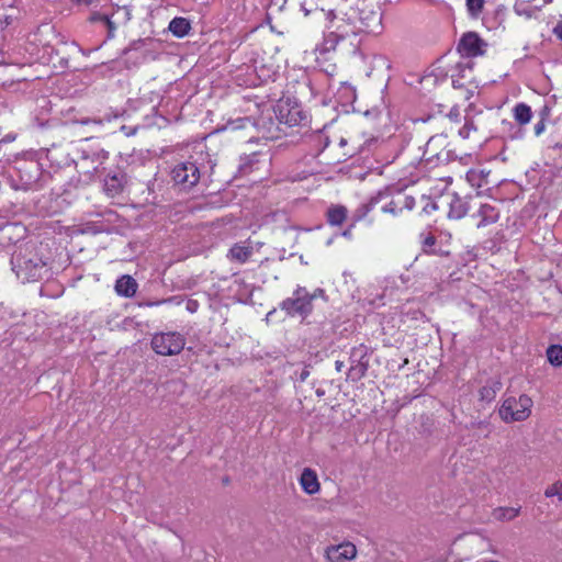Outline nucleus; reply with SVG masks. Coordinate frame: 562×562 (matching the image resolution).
Segmentation results:
<instances>
[{
	"instance_id": "29",
	"label": "nucleus",
	"mask_w": 562,
	"mask_h": 562,
	"mask_svg": "<svg viewBox=\"0 0 562 562\" xmlns=\"http://www.w3.org/2000/svg\"><path fill=\"white\" fill-rule=\"evenodd\" d=\"M553 34L562 41V15L553 27Z\"/></svg>"
},
{
	"instance_id": "11",
	"label": "nucleus",
	"mask_w": 562,
	"mask_h": 562,
	"mask_svg": "<svg viewBox=\"0 0 562 562\" xmlns=\"http://www.w3.org/2000/svg\"><path fill=\"white\" fill-rule=\"evenodd\" d=\"M137 283L131 276H122L115 283V291L119 295L131 297L136 293Z\"/></svg>"
},
{
	"instance_id": "23",
	"label": "nucleus",
	"mask_w": 562,
	"mask_h": 562,
	"mask_svg": "<svg viewBox=\"0 0 562 562\" xmlns=\"http://www.w3.org/2000/svg\"><path fill=\"white\" fill-rule=\"evenodd\" d=\"M279 112H280V120L289 125H296L301 120L300 110H297V109H293L292 111H289L288 115H284L282 106L280 105Z\"/></svg>"
},
{
	"instance_id": "22",
	"label": "nucleus",
	"mask_w": 562,
	"mask_h": 562,
	"mask_svg": "<svg viewBox=\"0 0 562 562\" xmlns=\"http://www.w3.org/2000/svg\"><path fill=\"white\" fill-rule=\"evenodd\" d=\"M547 357L549 362L552 366H561L562 364V347L561 346H550L547 350Z\"/></svg>"
},
{
	"instance_id": "20",
	"label": "nucleus",
	"mask_w": 562,
	"mask_h": 562,
	"mask_svg": "<svg viewBox=\"0 0 562 562\" xmlns=\"http://www.w3.org/2000/svg\"><path fill=\"white\" fill-rule=\"evenodd\" d=\"M113 16L114 14L109 18L108 15L97 13L92 15L91 20L93 22H100L103 26H105L108 29V37L111 38L114 36L116 31V23L113 21Z\"/></svg>"
},
{
	"instance_id": "18",
	"label": "nucleus",
	"mask_w": 562,
	"mask_h": 562,
	"mask_svg": "<svg viewBox=\"0 0 562 562\" xmlns=\"http://www.w3.org/2000/svg\"><path fill=\"white\" fill-rule=\"evenodd\" d=\"M514 117L520 124L525 125L531 120V109L526 103H518L514 108Z\"/></svg>"
},
{
	"instance_id": "28",
	"label": "nucleus",
	"mask_w": 562,
	"mask_h": 562,
	"mask_svg": "<svg viewBox=\"0 0 562 562\" xmlns=\"http://www.w3.org/2000/svg\"><path fill=\"white\" fill-rule=\"evenodd\" d=\"M398 204H400L398 201L392 200L390 203L384 205L382 207V210L385 213H392V214L396 215L398 213V211H401V207H398Z\"/></svg>"
},
{
	"instance_id": "14",
	"label": "nucleus",
	"mask_w": 562,
	"mask_h": 562,
	"mask_svg": "<svg viewBox=\"0 0 562 562\" xmlns=\"http://www.w3.org/2000/svg\"><path fill=\"white\" fill-rule=\"evenodd\" d=\"M329 29H331L329 36L335 37L336 41L345 40L349 35L356 34L353 27H351L350 24L346 23L342 19L337 21V23H334L333 21Z\"/></svg>"
},
{
	"instance_id": "30",
	"label": "nucleus",
	"mask_w": 562,
	"mask_h": 562,
	"mask_svg": "<svg viewBox=\"0 0 562 562\" xmlns=\"http://www.w3.org/2000/svg\"><path fill=\"white\" fill-rule=\"evenodd\" d=\"M544 122L543 121H539L536 125H535V134L537 136L541 135L544 131Z\"/></svg>"
},
{
	"instance_id": "9",
	"label": "nucleus",
	"mask_w": 562,
	"mask_h": 562,
	"mask_svg": "<svg viewBox=\"0 0 562 562\" xmlns=\"http://www.w3.org/2000/svg\"><path fill=\"white\" fill-rule=\"evenodd\" d=\"M299 482L302 490L308 495H314L318 493L321 490V484L317 474L314 470L310 468H305L302 471Z\"/></svg>"
},
{
	"instance_id": "1",
	"label": "nucleus",
	"mask_w": 562,
	"mask_h": 562,
	"mask_svg": "<svg viewBox=\"0 0 562 562\" xmlns=\"http://www.w3.org/2000/svg\"><path fill=\"white\" fill-rule=\"evenodd\" d=\"M532 406V398L526 394L509 396L503 401L498 414L505 423L524 422L530 416Z\"/></svg>"
},
{
	"instance_id": "24",
	"label": "nucleus",
	"mask_w": 562,
	"mask_h": 562,
	"mask_svg": "<svg viewBox=\"0 0 562 562\" xmlns=\"http://www.w3.org/2000/svg\"><path fill=\"white\" fill-rule=\"evenodd\" d=\"M476 131H477V126L474 123L473 119L465 117L464 125L459 130V135L462 138L467 139V138H470L472 132H476Z\"/></svg>"
},
{
	"instance_id": "13",
	"label": "nucleus",
	"mask_w": 562,
	"mask_h": 562,
	"mask_svg": "<svg viewBox=\"0 0 562 562\" xmlns=\"http://www.w3.org/2000/svg\"><path fill=\"white\" fill-rule=\"evenodd\" d=\"M468 213V205L457 194L450 195L448 216L453 220H460Z\"/></svg>"
},
{
	"instance_id": "10",
	"label": "nucleus",
	"mask_w": 562,
	"mask_h": 562,
	"mask_svg": "<svg viewBox=\"0 0 562 562\" xmlns=\"http://www.w3.org/2000/svg\"><path fill=\"white\" fill-rule=\"evenodd\" d=\"M473 216L480 217L476 227L481 228L495 223L499 217V213L493 205L482 204Z\"/></svg>"
},
{
	"instance_id": "15",
	"label": "nucleus",
	"mask_w": 562,
	"mask_h": 562,
	"mask_svg": "<svg viewBox=\"0 0 562 562\" xmlns=\"http://www.w3.org/2000/svg\"><path fill=\"white\" fill-rule=\"evenodd\" d=\"M502 390V382L497 379L488 381L480 390V398L485 402H491L495 398L496 394Z\"/></svg>"
},
{
	"instance_id": "27",
	"label": "nucleus",
	"mask_w": 562,
	"mask_h": 562,
	"mask_svg": "<svg viewBox=\"0 0 562 562\" xmlns=\"http://www.w3.org/2000/svg\"><path fill=\"white\" fill-rule=\"evenodd\" d=\"M544 495L547 497H558L559 502L562 503V483L557 482L547 487Z\"/></svg>"
},
{
	"instance_id": "21",
	"label": "nucleus",
	"mask_w": 562,
	"mask_h": 562,
	"mask_svg": "<svg viewBox=\"0 0 562 562\" xmlns=\"http://www.w3.org/2000/svg\"><path fill=\"white\" fill-rule=\"evenodd\" d=\"M105 191L109 195L114 196L122 190V181L119 177H108L104 183Z\"/></svg>"
},
{
	"instance_id": "2",
	"label": "nucleus",
	"mask_w": 562,
	"mask_h": 562,
	"mask_svg": "<svg viewBox=\"0 0 562 562\" xmlns=\"http://www.w3.org/2000/svg\"><path fill=\"white\" fill-rule=\"evenodd\" d=\"M151 349L160 356L179 355L186 346V337L178 331L156 333L150 341Z\"/></svg>"
},
{
	"instance_id": "3",
	"label": "nucleus",
	"mask_w": 562,
	"mask_h": 562,
	"mask_svg": "<svg viewBox=\"0 0 562 562\" xmlns=\"http://www.w3.org/2000/svg\"><path fill=\"white\" fill-rule=\"evenodd\" d=\"M33 247H26L24 249V254L22 249L12 257L13 269L16 272L18 277H22L24 279H36L41 277L40 271L46 265L42 258H33L27 257V254H32Z\"/></svg>"
},
{
	"instance_id": "32",
	"label": "nucleus",
	"mask_w": 562,
	"mask_h": 562,
	"mask_svg": "<svg viewBox=\"0 0 562 562\" xmlns=\"http://www.w3.org/2000/svg\"><path fill=\"white\" fill-rule=\"evenodd\" d=\"M169 300H162V301H159V302H156V303H149V305H158V304H161V303H166Z\"/></svg>"
},
{
	"instance_id": "8",
	"label": "nucleus",
	"mask_w": 562,
	"mask_h": 562,
	"mask_svg": "<svg viewBox=\"0 0 562 562\" xmlns=\"http://www.w3.org/2000/svg\"><path fill=\"white\" fill-rule=\"evenodd\" d=\"M356 555L357 548L351 542L331 546L326 550V558L329 562H346L353 560Z\"/></svg>"
},
{
	"instance_id": "33",
	"label": "nucleus",
	"mask_w": 562,
	"mask_h": 562,
	"mask_svg": "<svg viewBox=\"0 0 562 562\" xmlns=\"http://www.w3.org/2000/svg\"><path fill=\"white\" fill-rule=\"evenodd\" d=\"M188 310H189L190 312H194V311H195V307H194L191 303H189V304H188Z\"/></svg>"
},
{
	"instance_id": "7",
	"label": "nucleus",
	"mask_w": 562,
	"mask_h": 562,
	"mask_svg": "<svg viewBox=\"0 0 562 562\" xmlns=\"http://www.w3.org/2000/svg\"><path fill=\"white\" fill-rule=\"evenodd\" d=\"M262 245L263 244L260 241H252L250 239L244 243H237L229 249L227 258L231 261L245 263L255 251H258L262 247Z\"/></svg>"
},
{
	"instance_id": "6",
	"label": "nucleus",
	"mask_w": 562,
	"mask_h": 562,
	"mask_svg": "<svg viewBox=\"0 0 562 562\" xmlns=\"http://www.w3.org/2000/svg\"><path fill=\"white\" fill-rule=\"evenodd\" d=\"M487 44L475 32L462 35L458 44V50L465 57H476L485 53Z\"/></svg>"
},
{
	"instance_id": "34",
	"label": "nucleus",
	"mask_w": 562,
	"mask_h": 562,
	"mask_svg": "<svg viewBox=\"0 0 562 562\" xmlns=\"http://www.w3.org/2000/svg\"><path fill=\"white\" fill-rule=\"evenodd\" d=\"M80 2H83L86 4H90L92 3L94 0H79Z\"/></svg>"
},
{
	"instance_id": "26",
	"label": "nucleus",
	"mask_w": 562,
	"mask_h": 562,
	"mask_svg": "<svg viewBox=\"0 0 562 562\" xmlns=\"http://www.w3.org/2000/svg\"><path fill=\"white\" fill-rule=\"evenodd\" d=\"M484 7V0H467V9L472 16H477Z\"/></svg>"
},
{
	"instance_id": "25",
	"label": "nucleus",
	"mask_w": 562,
	"mask_h": 562,
	"mask_svg": "<svg viewBox=\"0 0 562 562\" xmlns=\"http://www.w3.org/2000/svg\"><path fill=\"white\" fill-rule=\"evenodd\" d=\"M440 138L439 137H431L427 144H426V150H425V154H429V157L427 158V160H430L432 159L434 157H436L438 160H441V154H434L437 145L440 143Z\"/></svg>"
},
{
	"instance_id": "5",
	"label": "nucleus",
	"mask_w": 562,
	"mask_h": 562,
	"mask_svg": "<svg viewBox=\"0 0 562 562\" xmlns=\"http://www.w3.org/2000/svg\"><path fill=\"white\" fill-rule=\"evenodd\" d=\"M173 182L184 189L195 186L200 179V170L192 161L176 165L171 171Z\"/></svg>"
},
{
	"instance_id": "35",
	"label": "nucleus",
	"mask_w": 562,
	"mask_h": 562,
	"mask_svg": "<svg viewBox=\"0 0 562 562\" xmlns=\"http://www.w3.org/2000/svg\"><path fill=\"white\" fill-rule=\"evenodd\" d=\"M553 0H544L546 3H551Z\"/></svg>"
},
{
	"instance_id": "17",
	"label": "nucleus",
	"mask_w": 562,
	"mask_h": 562,
	"mask_svg": "<svg viewBox=\"0 0 562 562\" xmlns=\"http://www.w3.org/2000/svg\"><path fill=\"white\" fill-rule=\"evenodd\" d=\"M190 29V23L184 18H175L169 23V31L177 37L186 36Z\"/></svg>"
},
{
	"instance_id": "19",
	"label": "nucleus",
	"mask_w": 562,
	"mask_h": 562,
	"mask_svg": "<svg viewBox=\"0 0 562 562\" xmlns=\"http://www.w3.org/2000/svg\"><path fill=\"white\" fill-rule=\"evenodd\" d=\"M327 216L329 224L340 225L347 216V210L341 205L334 206L328 210Z\"/></svg>"
},
{
	"instance_id": "16",
	"label": "nucleus",
	"mask_w": 562,
	"mask_h": 562,
	"mask_svg": "<svg viewBox=\"0 0 562 562\" xmlns=\"http://www.w3.org/2000/svg\"><path fill=\"white\" fill-rule=\"evenodd\" d=\"M520 513V508L515 507H497L493 509L492 517L497 521L514 520Z\"/></svg>"
},
{
	"instance_id": "12",
	"label": "nucleus",
	"mask_w": 562,
	"mask_h": 562,
	"mask_svg": "<svg viewBox=\"0 0 562 562\" xmlns=\"http://www.w3.org/2000/svg\"><path fill=\"white\" fill-rule=\"evenodd\" d=\"M490 171L484 169H471L467 172V180L471 187L482 189L488 186Z\"/></svg>"
},
{
	"instance_id": "4",
	"label": "nucleus",
	"mask_w": 562,
	"mask_h": 562,
	"mask_svg": "<svg viewBox=\"0 0 562 562\" xmlns=\"http://www.w3.org/2000/svg\"><path fill=\"white\" fill-rule=\"evenodd\" d=\"M315 295H311L305 288L299 286L292 297L281 303V310L285 311L290 316H307L312 312V301Z\"/></svg>"
},
{
	"instance_id": "31",
	"label": "nucleus",
	"mask_w": 562,
	"mask_h": 562,
	"mask_svg": "<svg viewBox=\"0 0 562 562\" xmlns=\"http://www.w3.org/2000/svg\"><path fill=\"white\" fill-rule=\"evenodd\" d=\"M341 367H342V362H341V361H336V369H337L338 371H340V370H341Z\"/></svg>"
}]
</instances>
